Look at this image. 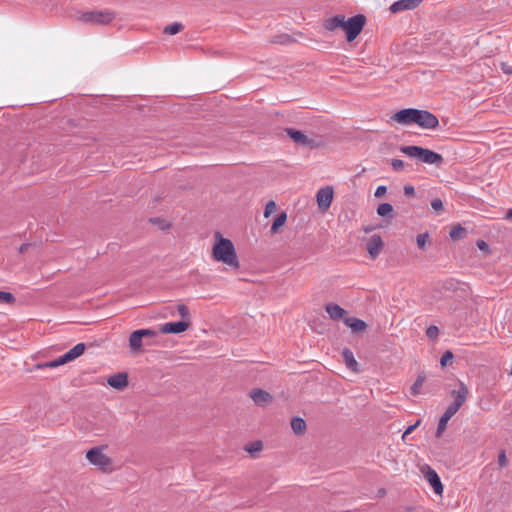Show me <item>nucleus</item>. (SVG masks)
I'll return each instance as SVG.
<instances>
[{
	"instance_id": "f257e3e1",
	"label": "nucleus",
	"mask_w": 512,
	"mask_h": 512,
	"mask_svg": "<svg viewBox=\"0 0 512 512\" xmlns=\"http://www.w3.org/2000/svg\"><path fill=\"white\" fill-rule=\"evenodd\" d=\"M212 256L214 260L234 270H237L240 266L234 244L231 240L222 237L219 233L215 234Z\"/></svg>"
},
{
	"instance_id": "f03ea898",
	"label": "nucleus",
	"mask_w": 512,
	"mask_h": 512,
	"mask_svg": "<svg viewBox=\"0 0 512 512\" xmlns=\"http://www.w3.org/2000/svg\"><path fill=\"white\" fill-rule=\"evenodd\" d=\"M400 151L410 158H416L426 164L439 165L443 158L440 154L419 146H402Z\"/></svg>"
},
{
	"instance_id": "7ed1b4c3",
	"label": "nucleus",
	"mask_w": 512,
	"mask_h": 512,
	"mask_svg": "<svg viewBox=\"0 0 512 512\" xmlns=\"http://www.w3.org/2000/svg\"><path fill=\"white\" fill-rule=\"evenodd\" d=\"M105 447H94L86 452V459L91 465L96 466L103 472H111L112 460L104 453Z\"/></svg>"
},
{
	"instance_id": "20e7f679",
	"label": "nucleus",
	"mask_w": 512,
	"mask_h": 512,
	"mask_svg": "<svg viewBox=\"0 0 512 512\" xmlns=\"http://www.w3.org/2000/svg\"><path fill=\"white\" fill-rule=\"evenodd\" d=\"M77 19L84 23L105 25L114 19V14L107 10L86 11L80 12Z\"/></svg>"
},
{
	"instance_id": "39448f33",
	"label": "nucleus",
	"mask_w": 512,
	"mask_h": 512,
	"mask_svg": "<svg viewBox=\"0 0 512 512\" xmlns=\"http://www.w3.org/2000/svg\"><path fill=\"white\" fill-rule=\"evenodd\" d=\"M85 344L84 343H78L75 345L72 349H70L68 352L60 356L59 358L46 362L44 364L38 365L39 368H56L58 366L64 365L68 362H71L81 356L85 351Z\"/></svg>"
},
{
	"instance_id": "423d86ee",
	"label": "nucleus",
	"mask_w": 512,
	"mask_h": 512,
	"mask_svg": "<svg viewBox=\"0 0 512 512\" xmlns=\"http://www.w3.org/2000/svg\"><path fill=\"white\" fill-rule=\"evenodd\" d=\"M365 25V17L361 14L355 15L348 20L345 19L343 31L349 42L353 41L362 31Z\"/></svg>"
},
{
	"instance_id": "0eeeda50",
	"label": "nucleus",
	"mask_w": 512,
	"mask_h": 512,
	"mask_svg": "<svg viewBox=\"0 0 512 512\" xmlns=\"http://www.w3.org/2000/svg\"><path fill=\"white\" fill-rule=\"evenodd\" d=\"M453 397V402L448 406V408L452 409L456 413L461 408V406L465 403L468 398L469 390L467 386L462 382L458 381L457 389H454L450 392Z\"/></svg>"
},
{
	"instance_id": "6e6552de",
	"label": "nucleus",
	"mask_w": 512,
	"mask_h": 512,
	"mask_svg": "<svg viewBox=\"0 0 512 512\" xmlns=\"http://www.w3.org/2000/svg\"><path fill=\"white\" fill-rule=\"evenodd\" d=\"M415 124L423 129H435L439 125L437 117L426 110L416 111Z\"/></svg>"
},
{
	"instance_id": "1a4fd4ad",
	"label": "nucleus",
	"mask_w": 512,
	"mask_h": 512,
	"mask_svg": "<svg viewBox=\"0 0 512 512\" xmlns=\"http://www.w3.org/2000/svg\"><path fill=\"white\" fill-rule=\"evenodd\" d=\"M416 111L414 108L402 109L393 114L391 120L401 125L415 124Z\"/></svg>"
},
{
	"instance_id": "9d476101",
	"label": "nucleus",
	"mask_w": 512,
	"mask_h": 512,
	"mask_svg": "<svg viewBox=\"0 0 512 512\" xmlns=\"http://www.w3.org/2000/svg\"><path fill=\"white\" fill-rule=\"evenodd\" d=\"M334 191L331 186L320 188L316 194V200L321 210H326L330 207L333 200Z\"/></svg>"
},
{
	"instance_id": "9b49d317",
	"label": "nucleus",
	"mask_w": 512,
	"mask_h": 512,
	"mask_svg": "<svg viewBox=\"0 0 512 512\" xmlns=\"http://www.w3.org/2000/svg\"><path fill=\"white\" fill-rule=\"evenodd\" d=\"M189 325L188 321L168 322L161 325L159 331L165 334H179L186 331Z\"/></svg>"
},
{
	"instance_id": "f8f14e48",
	"label": "nucleus",
	"mask_w": 512,
	"mask_h": 512,
	"mask_svg": "<svg viewBox=\"0 0 512 512\" xmlns=\"http://www.w3.org/2000/svg\"><path fill=\"white\" fill-rule=\"evenodd\" d=\"M422 0H398L389 8L392 13H398L406 10H413L421 4Z\"/></svg>"
},
{
	"instance_id": "ddd939ff",
	"label": "nucleus",
	"mask_w": 512,
	"mask_h": 512,
	"mask_svg": "<svg viewBox=\"0 0 512 512\" xmlns=\"http://www.w3.org/2000/svg\"><path fill=\"white\" fill-rule=\"evenodd\" d=\"M289 137L298 145L305 147H313L314 143L312 139H309L302 131L295 130L293 128L286 129Z\"/></svg>"
},
{
	"instance_id": "4468645a",
	"label": "nucleus",
	"mask_w": 512,
	"mask_h": 512,
	"mask_svg": "<svg viewBox=\"0 0 512 512\" xmlns=\"http://www.w3.org/2000/svg\"><path fill=\"white\" fill-rule=\"evenodd\" d=\"M151 342H146L143 337L135 330L130 334L129 347L133 353H140L143 351L144 345H151Z\"/></svg>"
},
{
	"instance_id": "2eb2a0df",
	"label": "nucleus",
	"mask_w": 512,
	"mask_h": 512,
	"mask_svg": "<svg viewBox=\"0 0 512 512\" xmlns=\"http://www.w3.org/2000/svg\"><path fill=\"white\" fill-rule=\"evenodd\" d=\"M383 241L379 235H372L367 242V251L372 259H375L381 252Z\"/></svg>"
},
{
	"instance_id": "dca6fc26",
	"label": "nucleus",
	"mask_w": 512,
	"mask_h": 512,
	"mask_svg": "<svg viewBox=\"0 0 512 512\" xmlns=\"http://www.w3.org/2000/svg\"><path fill=\"white\" fill-rule=\"evenodd\" d=\"M425 477L427 481L432 486L434 492L436 494H442L443 492V485L441 483L440 477L436 473L435 470L431 469L430 467H427V470L425 472Z\"/></svg>"
},
{
	"instance_id": "f3484780",
	"label": "nucleus",
	"mask_w": 512,
	"mask_h": 512,
	"mask_svg": "<svg viewBox=\"0 0 512 512\" xmlns=\"http://www.w3.org/2000/svg\"><path fill=\"white\" fill-rule=\"evenodd\" d=\"M107 383L116 390H123L128 385L126 373H118L108 378Z\"/></svg>"
},
{
	"instance_id": "a211bd4d",
	"label": "nucleus",
	"mask_w": 512,
	"mask_h": 512,
	"mask_svg": "<svg viewBox=\"0 0 512 512\" xmlns=\"http://www.w3.org/2000/svg\"><path fill=\"white\" fill-rule=\"evenodd\" d=\"M345 16L344 15H336L331 18H328L324 22V28L328 31H334L336 29H342L344 26Z\"/></svg>"
},
{
	"instance_id": "6ab92c4d",
	"label": "nucleus",
	"mask_w": 512,
	"mask_h": 512,
	"mask_svg": "<svg viewBox=\"0 0 512 512\" xmlns=\"http://www.w3.org/2000/svg\"><path fill=\"white\" fill-rule=\"evenodd\" d=\"M252 400L258 405H266L271 402L272 396L261 389H255L250 394Z\"/></svg>"
},
{
	"instance_id": "aec40b11",
	"label": "nucleus",
	"mask_w": 512,
	"mask_h": 512,
	"mask_svg": "<svg viewBox=\"0 0 512 512\" xmlns=\"http://www.w3.org/2000/svg\"><path fill=\"white\" fill-rule=\"evenodd\" d=\"M325 310L333 320H341L346 315V311L335 303L327 304Z\"/></svg>"
},
{
	"instance_id": "412c9836",
	"label": "nucleus",
	"mask_w": 512,
	"mask_h": 512,
	"mask_svg": "<svg viewBox=\"0 0 512 512\" xmlns=\"http://www.w3.org/2000/svg\"><path fill=\"white\" fill-rule=\"evenodd\" d=\"M456 414L455 411H453L450 408H446L445 412L441 416L438 427H437V436H440L442 432L446 429L448 421Z\"/></svg>"
},
{
	"instance_id": "4be33fe9",
	"label": "nucleus",
	"mask_w": 512,
	"mask_h": 512,
	"mask_svg": "<svg viewBox=\"0 0 512 512\" xmlns=\"http://www.w3.org/2000/svg\"><path fill=\"white\" fill-rule=\"evenodd\" d=\"M342 357L347 368L354 372L358 371V363L351 350L344 349L342 352Z\"/></svg>"
},
{
	"instance_id": "5701e85b",
	"label": "nucleus",
	"mask_w": 512,
	"mask_h": 512,
	"mask_svg": "<svg viewBox=\"0 0 512 512\" xmlns=\"http://www.w3.org/2000/svg\"><path fill=\"white\" fill-rule=\"evenodd\" d=\"M344 323L355 332L364 331L366 328V323L355 317L344 318Z\"/></svg>"
},
{
	"instance_id": "b1692460",
	"label": "nucleus",
	"mask_w": 512,
	"mask_h": 512,
	"mask_svg": "<svg viewBox=\"0 0 512 512\" xmlns=\"http://www.w3.org/2000/svg\"><path fill=\"white\" fill-rule=\"evenodd\" d=\"M287 215L285 212H281L274 220L271 226V233L276 234L279 229L286 223Z\"/></svg>"
},
{
	"instance_id": "393cba45",
	"label": "nucleus",
	"mask_w": 512,
	"mask_h": 512,
	"mask_svg": "<svg viewBox=\"0 0 512 512\" xmlns=\"http://www.w3.org/2000/svg\"><path fill=\"white\" fill-rule=\"evenodd\" d=\"M291 428L296 434H302L306 429V423L302 418L295 417L291 421Z\"/></svg>"
},
{
	"instance_id": "a878e982",
	"label": "nucleus",
	"mask_w": 512,
	"mask_h": 512,
	"mask_svg": "<svg viewBox=\"0 0 512 512\" xmlns=\"http://www.w3.org/2000/svg\"><path fill=\"white\" fill-rule=\"evenodd\" d=\"M182 29H183V25L181 23L174 22L170 25H167L164 28L163 32L165 34L175 35V34L179 33Z\"/></svg>"
},
{
	"instance_id": "bb28decb",
	"label": "nucleus",
	"mask_w": 512,
	"mask_h": 512,
	"mask_svg": "<svg viewBox=\"0 0 512 512\" xmlns=\"http://www.w3.org/2000/svg\"><path fill=\"white\" fill-rule=\"evenodd\" d=\"M393 207L389 203H382L377 208V214L381 217L388 216L392 213Z\"/></svg>"
},
{
	"instance_id": "cd10ccee",
	"label": "nucleus",
	"mask_w": 512,
	"mask_h": 512,
	"mask_svg": "<svg viewBox=\"0 0 512 512\" xmlns=\"http://www.w3.org/2000/svg\"><path fill=\"white\" fill-rule=\"evenodd\" d=\"M141 337L144 338L146 342H149L150 339L157 336L158 332L153 329H139L136 330Z\"/></svg>"
},
{
	"instance_id": "c85d7f7f",
	"label": "nucleus",
	"mask_w": 512,
	"mask_h": 512,
	"mask_svg": "<svg viewBox=\"0 0 512 512\" xmlns=\"http://www.w3.org/2000/svg\"><path fill=\"white\" fill-rule=\"evenodd\" d=\"M15 302V297L10 292L0 291V303L12 304Z\"/></svg>"
},
{
	"instance_id": "c756f323",
	"label": "nucleus",
	"mask_w": 512,
	"mask_h": 512,
	"mask_svg": "<svg viewBox=\"0 0 512 512\" xmlns=\"http://www.w3.org/2000/svg\"><path fill=\"white\" fill-rule=\"evenodd\" d=\"M276 208V203L273 200L268 201L265 206L264 217H270V215L276 211Z\"/></svg>"
},
{
	"instance_id": "7c9ffc66",
	"label": "nucleus",
	"mask_w": 512,
	"mask_h": 512,
	"mask_svg": "<svg viewBox=\"0 0 512 512\" xmlns=\"http://www.w3.org/2000/svg\"><path fill=\"white\" fill-rule=\"evenodd\" d=\"M428 240H429L428 233H422V234L417 235V238H416L417 246L420 249H423L426 246Z\"/></svg>"
},
{
	"instance_id": "2f4dec72",
	"label": "nucleus",
	"mask_w": 512,
	"mask_h": 512,
	"mask_svg": "<svg viewBox=\"0 0 512 512\" xmlns=\"http://www.w3.org/2000/svg\"><path fill=\"white\" fill-rule=\"evenodd\" d=\"M424 382V378L422 376H419L413 386L411 387V393L413 395H417L419 393V389L422 386Z\"/></svg>"
},
{
	"instance_id": "473e14b6",
	"label": "nucleus",
	"mask_w": 512,
	"mask_h": 512,
	"mask_svg": "<svg viewBox=\"0 0 512 512\" xmlns=\"http://www.w3.org/2000/svg\"><path fill=\"white\" fill-rule=\"evenodd\" d=\"M453 353L451 351H446L443 353L440 359L441 366H446L448 362H450L453 359Z\"/></svg>"
},
{
	"instance_id": "72a5a7b5",
	"label": "nucleus",
	"mask_w": 512,
	"mask_h": 512,
	"mask_svg": "<svg viewBox=\"0 0 512 512\" xmlns=\"http://www.w3.org/2000/svg\"><path fill=\"white\" fill-rule=\"evenodd\" d=\"M261 448H262V443L259 441H256V442H253V443L247 445L246 451H248L249 453H253L256 451H260Z\"/></svg>"
},
{
	"instance_id": "f704fd0d",
	"label": "nucleus",
	"mask_w": 512,
	"mask_h": 512,
	"mask_svg": "<svg viewBox=\"0 0 512 512\" xmlns=\"http://www.w3.org/2000/svg\"><path fill=\"white\" fill-rule=\"evenodd\" d=\"M439 330L437 326H429L426 330V334L429 338H436L438 336Z\"/></svg>"
},
{
	"instance_id": "c9c22d12",
	"label": "nucleus",
	"mask_w": 512,
	"mask_h": 512,
	"mask_svg": "<svg viewBox=\"0 0 512 512\" xmlns=\"http://www.w3.org/2000/svg\"><path fill=\"white\" fill-rule=\"evenodd\" d=\"M431 207L436 210V211H440L442 210L443 208V203L441 201V199L439 198H435L431 201Z\"/></svg>"
},
{
	"instance_id": "e433bc0d",
	"label": "nucleus",
	"mask_w": 512,
	"mask_h": 512,
	"mask_svg": "<svg viewBox=\"0 0 512 512\" xmlns=\"http://www.w3.org/2000/svg\"><path fill=\"white\" fill-rule=\"evenodd\" d=\"M391 165L394 170H401L404 168V162L400 159H392Z\"/></svg>"
},
{
	"instance_id": "4c0bfd02",
	"label": "nucleus",
	"mask_w": 512,
	"mask_h": 512,
	"mask_svg": "<svg viewBox=\"0 0 512 512\" xmlns=\"http://www.w3.org/2000/svg\"><path fill=\"white\" fill-rule=\"evenodd\" d=\"M463 233V228L455 227L450 231V237L456 239Z\"/></svg>"
},
{
	"instance_id": "58836bf2",
	"label": "nucleus",
	"mask_w": 512,
	"mask_h": 512,
	"mask_svg": "<svg viewBox=\"0 0 512 512\" xmlns=\"http://www.w3.org/2000/svg\"><path fill=\"white\" fill-rule=\"evenodd\" d=\"M386 192H387V187L384 185H381V186L377 187L374 195H375V197L380 198V197L384 196Z\"/></svg>"
},
{
	"instance_id": "ea45409f",
	"label": "nucleus",
	"mask_w": 512,
	"mask_h": 512,
	"mask_svg": "<svg viewBox=\"0 0 512 512\" xmlns=\"http://www.w3.org/2000/svg\"><path fill=\"white\" fill-rule=\"evenodd\" d=\"M178 312L181 315V317L184 319L189 317V310L185 305H179Z\"/></svg>"
},
{
	"instance_id": "a19ab883",
	"label": "nucleus",
	"mask_w": 512,
	"mask_h": 512,
	"mask_svg": "<svg viewBox=\"0 0 512 512\" xmlns=\"http://www.w3.org/2000/svg\"><path fill=\"white\" fill-rule=\"evenodd\" d=\"M498 464L500 467H504L506 466L507 464V458H506V454H505V451H501L499 456H498Z\"/></svg>"
},
{
	"instance_id": "79ce46f5",
	"label": "nucleus",
	"mask_w": 512,
	"mask_h": 512,
	"mask_svg": "<svg viewBox=\"0 0 512 512\" xmlns=\"http://www.w3.org/2000/svg\"><path fill=\"white\" fill-rule=\"evenodd\" d=\"M420 424V420H418L415 424L410 425L403 433L402 438L405 439L407 435L412 433V431Z\"/></svg>"
},
{
	"instance_id": "37998d69",
	"label": "nucleus",
	"mask_w": 512,
	"mask_h": 512,
	"mask_svg": "<svg viewBox=\"0 0 512 512\" xmlns=\"http://www.w3.org/2000/svg\"><path fill=\"white\" fill-rule=\"evenodd\" d=\"M404 193L406 196H413L415 194V189L411 185L404 186Z\"/></svg>"
},
{
	"instance_id": "c03bdc74",
	"label": "nucleus",
	"mask_w": 512,
	"mask_h": 512,
	"mask_svg": "<svg viewBox=\"0 0 512 512\" xmlns=\"http://www.w3.org/2000/svg\"><path fill=\"white\" fill-rule=\"evenodd\" d=\"M506 219L512 220V209H509L506 213Z\"/></svg>"
},
{
	"instance_id": "a18cd8bd",
	"label": "nucleus",
	"mask_w": 512,
	"mask_h": 512,
	"mask_svg": "<svg viewBox=\"0 0 512 512\" xmlns=\"http://www.w3.org/2000/svg\"><path fill=\"white\" fill-rule=\"evenodd\" d=\"M477 246L480 248V249H483L485 246H486V243L484 241H479L477 243Z\"/></svg>"
},
{
	"instance_id": "49530a36",
	"label": "nucleus",
	"mask_w": 512,
	"mask_h": 512,
	"mask_svg": "<svg viewBox=\"0 0 512 512\" xmlns=\"http://www.w3.org/2000/svg\"><path fill=\"white\" fill-rule=\"evenodd\" d=\"M506 73H512V70L508 69V70H505Z\"/></svg>"
},
{
	"instance_id": "de8ad7c7",
	"label": "nucleus",
	"mask_w": 512,
	"mask_h": 512,
	"mask_svg": "<svg viewBox=\"0 0 512 512\" xmlns=\"http://www.w3.org/2000/svg\"><path fill=\"white\" fill-rule=\"evenodd\" d=\"M510 375H512V367H511V370H510Z\"/></svg>"
}]
</instances>
